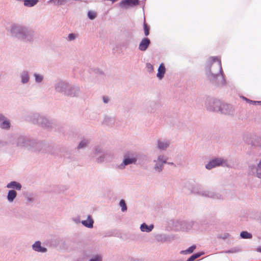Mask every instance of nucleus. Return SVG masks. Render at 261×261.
Segmentation results:
<instances>
[{"label": "nucleus", "mask_w": 261, "mask_h": 261, "mask_svg": "<svg viewBox=\"0 0 261 261\" xmlns=\"http://www.w3.org/2000/svg\"><path fill=\"white\" fill-rule=\"evenodd\" d=\"M206 74L211 83L218 87L226 84L221 62L217 57H211L206 62L205 67Z\"/></svg>", "instance_id": "nucleus-1"}, {"label": "nucleus", "mask_w": 261, "mask_h": 261, "mask_svg": "<svg viewBox=\"0 0 261 261\" xmlns=\"http://www.w3.org/2000/svg\"><path fill=\"white\" fill-rule=\"evenodd\" d=\"M28 120L34 124L47 129H51L54 125L52 120L37 113L30 114L28 117Z\"/></svg>", "instance_id": "nucleus-2"}, {"label": "nucleus", "mask_w": 261, "mask_h": 261, "mask_svg": "<svg viewBox=\"0 0 261 261\" xmlns=\"http://www.w3.org/2000/svg\"><path fill=\"white\" fill-rule=\"evenodd\" d=\"M46 146V144L44 142L31 137L28 150L35 152H43L45 151L44 148Z\"/></svg>", "instance_id": "nucleus-3"}, {"label": "nucleus", "mask_w": 261, "mask_h": 261, "mask_svg": "<svg viewBox=\"0 0 261 261\" xmlns=\"http://www.w3.org/2000/svg\"><path fill=\"white\" fill-rule=\"evenodd\" d=\"M174 227L177 231H188L191 229L193 225L192 221L176 220L173 222Z\"/></svg>", "instance_id": "nucleus-4"}, {"label": "nucleus", "mask_w": 261, "mask_h": 261, "mask_svg": "<svg viewBox=\"0 0 261 261\" xmlns=\"http://www.w3.org/2000/svg\"><path fill=\"white\" fill-rule=\"evenodd\" d=\"M27 26L18 24H12L10 26V33L12 37L20 40Z\"/></svg>", "instance_id": "nucleus-5"}, {"label": "nucleus", "mask_w": 261, "mask_h": 261, "mask_svg": "<svg viewBox=\"0 0 261 261\" xmlns=\"http://www.w3.org/2000/svg\"><path fill=\"white\" fill-rule=\"evenodd\" d=\"M70 83L67 81L59 80L54 84V88L56 92L61 93L66 96Z\"/></svg>", "instance_id": "nucleus-6"}, {"label": "nucleus", "mask_w": 261, "mask_h": 261, "mask_svg": "<svg viewBox=\"0 0 261 261\" xmlns=\"http://www.w3.org/2000/svg\"><path fill=\"white\" fill-rule=\"evenodd\" d=\"M221 101L218 99L208 97L205 102L206 109L211 112H218L220 110Z\"/></svg>", "instance_id": "nucleus-7"}, {"label": "nucleus", "mask_w": 261, "mask_h": 261, "mask_svg": "<svg viewBox=\"0 0 261 261\" xmlns=\"http://www.w3.org/2000/svg\"><path fill=\"white\" fill-rule=\"evenodd\" d=\"M167 158L164 155L160 154L156 159L153 161L154 163L153 169L155 172L161 173L164 169V165L167 163Z\"/></svg>", "instance_id": "nucleus-8"}, {"label": "nucleus", "mask_w": 261, "mask_h": 261, "mask_svg": "<svg viewBox=\"0 0 261 261\" xmlns=\"http://www.w3.org/2000/svg\"><path fill=\"white\" fill-rule=\"evenodd\" d=\"M30 136L21 135L15 138V143L16 146L20 148L28 149L29 141H30Z\"/></svg>", "instance_id": "nucleus-9"}, {"label": "nucleus", "mask_w": 261, "mask_h": 261, "mask_svg": "<svg viewBox=\"0 0 261 261\" xmlns=\"http://www.w3.org/2000/svg\"><path fill=\"white\" fill-rule=\"evenodd\" d=\"M219 166L228 167L227 162L225 160L222 158H215L210 160L205 165V167L208 170H211L212 169Z\"/></svg>", "instance_id": "nucleus-10"}, {"label": "nucleus", "mask_w": 261, "mask_h": 261, "mask_svg": "<svg viewBox=\"0 0 261 261\" xmlns=\"http://www.w3.org/2000/svg\"><path fill=\"white\" fill-rule=\"evenodd\" d=\"M200 195L203 197L212 198L217 200H223L224 197L219 193L213 190H203L199 193Z\"/></svg>", "instance_id": "nucleus-11"}, {"label": "nucleus", "mask_w": 261, "mask_h": 261, "mask_svg": "<svg viewBox=\"0 0 261 261\" xmlns=\"http://www.w3.org/2000/svg\"><path fill=\"white\" fill-rule=\"evenodd\" d=\"M50 153L58 157L69 158L70 152L65 148L55 147Z\"/></svg>", "instance_id": "nucleus-12"}, {"label": "nucleus", "mask_w": 261, "mask_h": 261, "mask_svg": "<svg viewBox=\"0 0 261 261\" xmlns=\"http://www.w3.org/2000/svg\"><path fill=\"white\" fill-rule=\"evenodd\" d=\"M81 93V91L79 86L70 83L66 96L77 97L80 96Z\"/></svg>", "instance_id": "nucleus-13"}, {"label": "nucleus", "mask_w": 261, "mask_h": 261, "mask_svg": "<svg viewBox=\"0 0 261 261\" xmlns=\"http://www.w3.org/2000/svg\"><path fill=\"white\" fill-rule=\"evenodd\" d=\"M249 173L261 178V158L256 166L253 164L249 165Z\"/></svg>", "instance_id": "nucleus-14"}, {"label": "nucleus", "mask_w": 261, "mask_h": 261, "mask_svg": "<svg viewBox=\"0 0 261 261\" xmlns=\"http://www.w3.org/2000/svg\"><path fill=\"white\" fill-rule=\"evenodd\" d=\"M24 33L21 38L20 41L23 42H32L33 41L35 33L34 31L31 28L26 27Z\"/></svg>", "instance_id": "nucleus-15"}, {"label": "nucleus", "mask_w": 261, "mask_h": 261, "mask_svg": "<svg viewBox=\"0 0 261 261\" xmlns=\"http://www.w3.org/2000/svg\"><path fill=\"white\" fill-rule=\"evenodd\" d=\"M171 142L166 139H160L156 141V147L162 151H165L170 146Z\"/></svg>", "instance_id": "nucleus-16"}, {"label": "nucleus", "mask_w": 261, "mask_h": 261, "mask_svg": "<svg viewBox=\"0 0 261 261\" xmlns=\"http://www.w3.org/2000/svg\"><path fill=\"white\" fill-rule=\"evenodd\" d=\"M233 111L234 109L231 105L221 102L220 110L218 112L225 115H232Z\"/></svg>", "instance_id": "nucleus-17"}, {"label": "nucleus", "mask_w": 261, "mask_h": 261, "mask_svg": "<svg viewBox=\"0 0 261 261\" xmlns=\"http://www.w3.org/2000/svg\"><path fill=\"white\" fill-rule=\"evenodd\" d=\"M20 83L22 85H27L30 81V72L27 70H23L19 73Z\"/></svg>", "instance_id": "nucleus-18"}, {"label": "nucleus", "mask_w": 261, "mask_h": 261, "mask_svg": "<svg viewBox=\"0 0 261 261\" xmlns=\"http://www.w3.org/2000/svg\"><path fill=\"white\" fill-rule=\"evenodd\" d=\"M139 4V0H123L121 1L119 6L123 9H127L130 7H134Z\"/></svg>", "instance_id": "nucleus-19"}, {"label": "nucleus", "mask_w": 261, "mask_h": 261, "mask_svg": "<svg viewBox=\"0 0 261 261\" xmlns=\"http://www.w3.org/2000/svg\"><path fill=\"white\" fill-rule=\"evenodd\" d=\"M137 164V163L133 161L132 159H129L123 156L122 163L117 166V169L121 170H124L127 166L132 164L136 165Z\"/></svg>", "instance_id": "nucleus-20"}, {"label": "nucleus", "mask_w": 261, "mask_h": 261, "mask_svg": "<svg viewBox=\"0 0 261 261\" xmlns=\"http://www.w3.org/2000/svg\"><path fill=\"white\" fill-rule=\"evenodd\" d=\"M32 249L37 252L46 253L47 251V249L41 246V243L39 241H36L32 245Z\"/></svg>", "instance_id": "nucleus-21"}, {"label": "nucleus", "mask_w": 261, "mask_h": 261, "mask_svg": "<svg viewBox=\"0 0 261 261\" xmlns=\"http://www.w3.org/2000/svg\"><path fill=\"white\" fill-rule=\"evenodd\" d=\"M115 122V119L114 117L106 115L102 121V124L107 126L112 127Z\"/></svg>", "instance_id": "nucleus-22"}, {"label": "nucleus", "mask_w": 261, "mask_h": 261, "mask_svg": "<svg viewBox=\"0 0 261 261\" xmlns=\"http://www.w3.org/2000/svg\"><path fill=\"white\" fill-rule=\"evenodd\" d=\"M150 44V41L148 38H143L139 45V50L142 51H146Z\"/></svg>", "instance_id": "nucleus-23"}, {"label": "nucleus", "mask_w": 261, "mask_h": 261, "mask_svg": "<svg viewBox=\"0 0 261 261\" xmlns=\"http://www.w3.org/2000/svg\"><path fill=\"white\" fill-rule=\"evenodd\" d=\"M6 188L8 189H11V190L15 191H20L22 188V186L20 183L17 181H12L7 185Z\"/></svg>", "instance_id": "nucleus-24"}, {"label": "nucleus", "mask_w": 261, "mask_h": 261, "mask_svg": "<svg viewBox=\"0 0 261 261\" xmlns=\"http://www.w3.org/2000/svg\"><path fill=\"white\" fill-rule=\"evenodd\" d=\"M81 223L86 227L92 228L93 227L94 220L90 215H88L86 220H82Z\"/></svg>", "instance_id": "nucleus-25"}, {"label": "nucleus", "mask_w": 261, "mask_h": 261, "mask_svg": "<svg viewBox=\"0 0 261 261\" xmlns=\"http://www.w3.org/2000/svg\"><path fill=\"white\" fill-rule=\"evenodd\" d=\"M138 154L137 152L132 150L127 151L123 154V156L129 159H132L133 161L137 163L138 160Z\"/></svg>", "instance_id": "nucleus-26"}, {"label": "nucleus", "mask_w": 261, "mask_h": 261, "mask_svg": "<svg viewBox=\"0 0 261 261\" xmlns=\"http://www.w3.org/2000/svg\"><path fill=\"white\" fill-rule=\"evenodd\" d=\"M17 195V194L15 190H10L8 191L7 196V200L10 203L13 202L16 198Z\"/></svg>", "instance_id": "nucleus-27"}, {"label": "nucleus", "mask_w": 261, "mask_h": 261, "mask_svg": "<svg viewBox=\"0 0 261 261\" xmlns=\"http://www.w3.org/2000/svg\"><path fill=\"white\" fill-rule=\"evenodd\" d=\"M91 141L90 139L88 138H83L79 144L77 148L79 149H83L88 146Z\"/></svg>", "instance_id": "nucleus-28"}, {"label": "nucleus", "mask_w": 261, "mask_h": 261, "mask_svg": "<svg viewBox=\"0 0 261 261\" xmlns=\"http://www.w3.org/2000/svg\"><path fill=\"white\" fill-rule=\"evenodd\" d=\"M165 67L163 63H161L159 67L158 68V73L156 74L157 77L160 79L161 80L163 78L164 76V74L165 73Z\"/></svg>", "instance_id": "nucleus-29"}, {"label": "nucleus", "mask_w": 261, "mask_h": 261, "mask_svg": "<svg viewBox=\"0 0 261 261\" xmlns=\"http://www.w3.org/2000/svg\"><path fill=\"white\" fill-rule=\"evenodd\" d=\"M153 227L154 225L153 224L147 225L146 223H143L140 226V229L142 232H149L152 231Z\"/></svg>", "instance_id": "nucleus-30"}, {"label": "nucleus", "mask_w": 261, "mask_h": 261, "mask_svg": "<svg viewBox=\"0 0 261 261\" xmlns=\"http://www.w3.org/2000/svg\"><path fill=\"white\" fill-rule=\"evenodd\" d=\"M104 152L105 151L101 145H96L93 148V154L95 156H97Z\"/></svg>", "instance_id": "nucleus-31"}, {"label": "nucleus", "mask_w": 261, "mask_h": 261, "mask_svg": "<svg viewBox=\"0 0 261 261\" xmlns=\"http://www.w3.org/2000/svg\"><path fill=\"white\" fill-rule=\"evenodd\" d=\"M33 76L34 77L35 82L37 84H41L44 80V76L41 74L34 73L33 74Z\"/></svg>", "instance_id": "nucleus-32"}, {"label": "nucleus", "mask_w": 261, "mask_h": 261, "mask_svg": "<svg viewBox=\"0 0 261 261\" xmlns=\"http://www.w3.org/2000/svg\"><path fill=\"white\" fill-rule=\"evenodd\" d=\"M38 0H24L23 4L25 7H32L36 5Z\"/></svg>", "instance_id": "nucleus-33"}, {"label": "nucleus", "mask_w": 261, "mask_h": 261, "mask_svg": "<svg viewBox=\"0 0 261 261\" xmlns=\"http://www.w3.org/2000/svg\"><path fill=\"white\" fill-rule=\"evenodd\" d=\"M10 127V123L6 118L0 123V128L4 129H9Z\"/></svg>", "instance_id": "nucleus-34"}, {"label": "nucleus", "mask_w": 261, "mask_h": 261, "mask_svg": "<svg viewBox=\"0 0 261 261\" xmlns=\"http://www.w3.org/2000/svg\"><path fill=\"white\" fill-rule=\"evenodd\" d=\"M108 153L107 152H104L100 154H99V156L96 158L97 162L100 163L105 161L106 157L108 155Z\"/></svg>", "instance_id": "nucleus-35"}, {"label": "nucleus", "mask_w": 261, "mask_h": 261, "mask_svg": "<svg viewBox=\"0 0 261 261\" xmlns=\"http://www.w3.org/2000/svg\"><path fill=\"white\" fill-rule=\"evenodd\" d=\"M196 246L195 245H193L190 247H189L187 249L185 250H182L180 251V253L182 254H187L192 253L194 250L196 249Z\"/></svg>", "instance_id": "nucleus-36"}, {"label": "nucleus", "mask_w": 261, "mask_h": 261, "mask_svg": "<svg viewBox=\"0 0 261 261\" xmlns=\"http://www.w3.org/2000/svg\"><path fill=\"white\" fill-rule=\"evenodd\" d=\"M204 253L203 252H197L196 253L192 254L190 257L188 258L187 261H194L196 258L200 257L201 255H203Z\"/></svg>", "instance_id": "nucleus-37"}, {"label": "nucleus", "mask_w": 261, "mask_h": 261, "mask_svg": "<svg viewBox=\"0 0 261 261\" xmlns=\"http://www.w3.org/2000/svg\"><path fill=\"white\" fill-rule=\"evenodd\" d=\"M25 198L28 203H32L34 200L33 194L29 193H25L24 194Z\"/></svg>", "instance_id": "nucleus-38"}, {"label": "nucleus", "mask_w": 261, "mask_h": 261, "mask_svg": "<svg viewBox=\"0 0 261 261\" xmlns=\"http://www.w3.org/2000/svg\"><path fill=\"white\" fill-rule=\"evenodd\" d=\"M240 237L242 239H251L252 237V235L246 231H243L240 233Z\"/></svg>", "instance_id": "nucleus-39"}, {"label": "nucleus", "mask_w": 261, "mask_h": 261, "mask_svg": "<svg viewBox=\"0 0 261 261\" xmlns=\"http://www.w3.org/2000/svg\"><path fill=\"white\" fill-rule=\"evenodd\" d=\"M155 239L158 242H165L167 240V237L165 234H158L155 236Z\"/></svg>", "instance_id": "nucleus-40"}, {"label": "nucleus", "mask_w": 261, "mask_h": 261, "mask_svg": "<svg viewBox=\"0 0 261 261\" xmlns=\"http://www.w3.org/2000/svg\"><path fill=\"white\" fill-rule=\"evenodd\" d=\"M119 205L121 208L122 212H125L127 210V206L124 200L121 199L119 202Z\"/></svg>", "instance_id": "nucleus-41"}, {"label": "nucleus", "mask_w": 261, "mask_h": 261, "mask_svg": "<svg viewBox=\"0 0 261 261\" xmlns=\"http://www.w3.org/2000/svg\"><path fill=\"white\" fill-rule=\"evenodd\" d=\"M143 28H144V34L146 36H147L149 34V26L145 22H144L143 24Z\"/></svg>", "instance_id": "nucleus-42"}, {"label": "nucleus", "mask_w": 261, "mask_h": 261, "mask_svg": "<svg viewBox=\"0 0 261 261\" xmlns=\"http://www.w3.org/2000/svg\"><path fill=\"white\" fill-rule=\"evenodd\" d=\"M230 235L228 233H224L223 234H219L217 236V238L222 239V240H226L228 239Z\"/></svg>", "instance_id": "nucleus-43"}, {"label": "nucleus", "mask_w": 261, "mask_h": 261, "mask_svg": "<svg viewBox=\"0 0 261 261\" xmlns=\"http://www.w3.org/2000/svg\"><path fill=\"white\" fill-rule=\"evenodd\" d=\"M102 256L100 255H96L93 256L89 261H102Z\"/></svg>", "instance_id": "nucleus-44"}, {"label": "nucleus", "mask_w": 261, "mask_h": 261, "mask_svg": "<svg viewBox=\"0 0 261 261\" xmlns=\"http://www.w3.org/2000/svg\"><path fill=\"white\" fill-rule=\"evenodd\" d=\"M96 13L93 11H89L88 12V17L91 20L95 19V18L96 17Z\"/></svg>", "instance_id": "nucleus-45"}, {"label": "nucleus", "mask_w": 261, "mask_h": 261, "mask_svg": "<svg viewBox=\"0 0 261 261\" xmlns=\"http://www.w3.org/2000/svg\"><path fill=\"white\" fill-rule=\"evenodd\" d=\"M102 99L103 102L105 104H107L110 101V98L108 96H103Z\"/></svg>", "instance_id": "nucleus-46"}, {"label": "nucleus", "mask_w": 261, "mask_h": 261, "mask_svg": "<svg viewBox=\"0 0 261 261\" xmlns=\"http://www.w3.org/2000/svg\"><path fill=\"white\" fill-rule=\"evenodd\" d=\"M76 38V35L73 33L69 34L68 36V39L69 41H72Z\"/></svg>", "instance_id": "nucleus-47"}, {"label": "nucleus", "mask_w": 261, "mask_h": 261, "mask_svg": "<svg viewBox=\"0 0 261 261\" xmlns=\"http://www.w3.org/2000/svg\"><path fill=\"white\" fill-rule=\"evenodd\" d=\"M238 251V250H237V249L236 248H232L230 250H226L224 252L226 253H236Z\"/></svg>", "instance_id": "nucleus-48"}, {"label": "nucleus", "mask_w": 261, "mask_h": 261, "mask_svg": "<svg viewBox=\"0 0 261 261\" xmlns=\"http://www.w3.org/2000/svg\"><path fill=\"white\" fill-rule=\"evenodd\" d=\"M72 220L76 224H78L81 222L79 217H73L72 218Z\"/></svg>", "instance_id": "nucleus-49"}, {"label": "nucleus", "mask_w": 261, "mask_h": 261, "mask_svg": "<svg viewBox=\"0 0 261 261\" xmlns=\"http://www.w3.org/2000/svg\"><path fill=\"white\" fill-rule=\"evenodd\" d=\"M243 99H245L246 101L248 102V103H251V104H253V105H256V102H255V101L254 100H250L245 97H243Z\"/></svg>", "instance_id": "nucleus-50"}, {"label": "nucleus", "mask_w": 261, "mask_h": 261, "mask_svg": "<svg viewBox=\"0 0 261 261\" xmlns=\"http://www.w3.org/2000/svg\"><path fill=\"white\" fill-rule=\"evenodd\" d=\"M146 67L150 71L153 70V66L150 63H147Z\"/></svg>", "instance_id": "nucleus-51"}, {"label": "nucleus", "mask_w": 261, "mask_h": 261, "mask_svg": "<svg viewBox=\"0 0 261 261\" xmlns=\"http://www.w3.org/2000/svg\"><path fill=\"white\" fill-rule=\"evenodd\" d=\"M5 118L6 117L4 115L2 114H0V122L3 121L4 119H5Z\"/></svg>", "instance_id": "nucleus-52"}, {"label": "nucleus", "mask_w": 261, "mask_h": 261, "mask_svg": "<svg viewBox=\"0 0 261 261\" xmlns=\"http://www.w3.org/2000/svg\"><path fill=\"white\" fill-rule=\"evenodd\" d=\"M257 251L261 252V246L257 247L256 249Z\"/></svg>", "instance_id": "nucleus-53"}, {"label": "nucleus", "mask_w": 261, "mask_h": 261, "mask_svg": "<svg viewBox=\"0 0 261 261\" xmlns=\"http://www.w3.org/2000/svg\"><path fill=\"white\" fill-rule=\"evenodd\" d=\"M166 164H168V165H174V163H172V162H167V163H166Z\"/></svg>", "instance_id": "nucleus-54"}, {"label": "nucleus", "mask_w": 261, "mask_h": 261, "mask_svg": "<svg viewBox=\"0 0 261 261\" xmlns=\"http://www.w3.org/2000/svg\"><path fill=\"white\" fill-rule=\"evenodd\" d=\"M255 102L258 105H261V101H255Z\"/></svg>", "instance_id": "nucleus-55"}]
</instances>
